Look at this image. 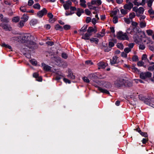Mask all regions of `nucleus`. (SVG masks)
<instances>
[{
  "label": "nucleus",
  "mask_w": 154,
  "mask_h": 154,
  "mask_svg": "<svg viewBox=\"0 0 154 154\" xmlns=\"http://www.w3.org/2000/svg\"><path fill=\"white\" fill-rule=\"evenodd\" d=\"M31 35L29 34H25L23 35L22 36V39L24 42L26 43L25 45L27 48H24V49L27 50V48L29 49H32L34 47V45L35 44V42L32 41H29L30 40Z\"/></svg>",
  "instance_id": "f257e3e1"
},
{
  "label": "nucleus",
  "mask_w": 154,
  "mask_h": 154,
  "mask_svg": "<svg viewBox=\"0 0 154 154\" xmlns=\"http://www.w3.org/2000/svg\"><path fill=\"white\" fill-rule=\"evenodd\" d=\"M117 38L122 40H128L129 39L126 33H124L122 31H119L116 34Z\"/></svg>",
  "instance_id": "f03ea898"
},
{
  "label": "nucleus",
  "mask_w": 154,
  "mask_h": 154,
  "mask_svg": "<svg viewBox=\"0 0 154 154\" xmlns=\"http://www.w3.org/2000/svg\"><path fill=\"white\" fill-rule=\"evenodd\" d=\"M152 73L149 72H142L140 74V76L141 79H144L151 76Z\"/></svg>",
  "instance_id": "7ed1b4c3"
},
{
  "label": "nucleus",
  "mask_w": 154,
  "mask_h": 154,
  "mask_svg": "<svg viewBox=\"0 0 154 154\" xmlns=\"http://www.w3.org/2000/svg\"><path fill=\"white\" fill-rule=\"evenodd\" d=\"M125 81L123 79H120L115 82V85L117 87L125 86Z\"/></svg>",
  "instance_id": "20e7f679"
},
{
  "label": "nucleus",
  "mask_w": 154,
  "mask_h": 154,
  "mask_svg": "<svg viewBox=\"0 0 154 154\" xmlns=\"http://www.w3.org/2000/svg\"><path fill=\"white\" fill-rule=\"evenodd\" d=\"M133 7V5L131 2H126V4L124 5L123 8L129 11Z\"/></svg>",
  "instance_id": "39448f33"
},
{
  "label": "nucleus",
  "mask_w": 154,
  "mask_h": 154,
  "mask_svg": "<svg viewBox=\"0 0 154 154\" xmlns=\"http://www.w3.org/2000/svg\"><path fill=\"white\" fill-rule=\"evenodd\" d=\"M47 13V10L45 8H44L42 10L38 12L37 15L39 18H41L44 15L46 14Z\"/></svg>",
  "instance_id": "423d86ee"
},
{
  "label": "nucleus",
  "mask_w": 154,
  "mask_h": 154,
  "mask_svg": "<svg viewBox=\"0 0 154 154\" xmlns=\"http://www.w3.org/2000/svg\"><path fill=\"white\" fill-rule=\"evenodd\" d=\"M147 46L149 49L151 51H154V42L151 40H149L147 43Z\"/></svg>",
  "instance_id": "0eeeda50"
},
{
  "label": "nucleus",
  "mask_w": 154,
  "mask_h": 154,
  "mask_svg": "<svg viewBox=\"0 0 154 154\" xmlns=\"http://www.w3.org/2000/svg\"><path fill=\"white\" fill-rule=\"evenodd\" d=\"M0 26L6 31H10L11 30V27L8 24L2 23Z\"/></svg>",
  "instance_id": "6e6552de"
},
{
  "label": "nucleus",
  "mask_w": 154,
  "mask_h": 154,
  "mask_svg": "<svg viewBox=\"0 0 154 154\" xmlns=\"http://www.w3.org/2000/svg\"><path fill=\"white\" fill-rule=\"evenodd\" d=\"M67 77L69 79H74L75 78V76L73 74L72 71L70 69H69L68 70Z\"/></svg>",
  "instance_id": "1a4fd4ad"
},
{
  "label": "nucleus",
  "mask_w": 154,
  "mask_h": 154,
  "mask_svg": "<svg viewBox=\"0 0 154 154\" xmlns=\"http://www.w3.org/2000/svg\"><path fill=\"white\" fill-rule=\"evenodd\" d=\"M72 4V3L70 1H66L65 3H64L63 6L65 10H67L69 9L70 7Z\"/></svg>",
  "instance_id": "9d476101"
},
{
  "label": "nucleus",
  "mask_w": 154,
  "mask_h": 154,
  "mask_svg": "<svg viewBox=\"0 0 154 154\" xmlns=\"http://www.w3.org/2000/svg\"><path fill=\"white\" fill-rule=\"evenodd\" d=\"M97 65L98 66V69H104L107 66L108 64L103 62H100L97 63Z\"/></svg>",
  "instance_id": "9b49d317"
},
{
  "label": "nucleus",
  "mask_w": 154,
  "mask_h": 154,
  "mask_svg": "<svg viewBox=\"0 0 154 154\" xmlns=\"http://www.w3.org/2000/svg\"><path fill=\"white\" fill-rule=\"evenodd\" d=\"M81 35H83L82 38L85 40L89 39L90 37L92 35L91 33H89L88 32L86 33L84 35H83V33H82Z\"/></svg>",
  "instance_id": "f8f14e48"
},
{
  "label": "nucleus",
  "mask_w": 154,
  "mask_h": 154,
  "mask_svg": "<svg viewBox=\"0 0 154 154\" xmlns=\"http://www.w3.org/2000/svg\"><path fill=\"white\" fill-rule=\"evenodd\" d=\"M88 77L90 79L94 80L96 79L97 78V76L96 75V73H92L89 74L88 75Z\"/></svg>",
  "instance_id": "ddd939ff"
},
{
  "label": "nucleus",
  "mask_w": 154,
  "mask_h": 154,
  "mask_svg": "<svg viewBox=\"0 0 154 154\" xmlns=\"http://www.w3.org/2000/svg\"><path fill=\"white\" fill-rule=\"evenodd\" d=\"M102 2L100 0H92L91 1V4L92 5H101Z\"/></svg>",
  "instance_id": "4468645a"
},
{
  "label": "nucleus",
  "mask_w": 154,
  "mask_h": 154,
  "mask_svg": "<svg viewBox=\"0 0 154 154\" xmlns=\"http://www.w3.org/2000/svg\"><path fill=\"white\" fill-rule=\"evenodd\" d=\"M118 57L117 56H114L112 59L110 60V63L111 65L115 64L117 63Z\"/></svg>",
  "instance_id": "2eb2a0df"
},
{
  "label": "nucleus",
  "mask_w": 154,
  "mask_h": 154,
  "mask_svg": "<svg viewBox=\"0 0 154 154\" xmlns=\"http://www.w3.org/2000/svg\"><path fill=\"white\" fill-rule=\"evenodd\" d=\"M42 65L44 70L46 71H49L51 69V67L45 63H42Z\"/></svg>",
  "instance_id": "dca6fc26"
},
{
  "label": "nucleus",
  "mask_w": 154,
  "mask_h": 154,
  "mask_svg": "<svg viewBox=\"0 0 154 154\" xmlns=\"http://www.w3.org/2000/svg\"><path fill=\"white\" fill-rule=\"evenodd\" d=\"M97 30L95 27H94V28H93L92 27H88L87 30V32L90 33H91V32H94L95 33L97 32Z\"/></svg>",
  "instance_id": "f3484780"
},
{
  "label": "nucleus",
  "mask_w": 154,
  "mask_h": 154,
  "mask_svg": "<svg viewBox=\"0 0 154 154\" xmlns=\"http://www.w3.org/2000/svg\"><path fill=\"white\" fill-rule=\"evenodd\" d=\"M101 85H100V86H103L104 87H108L109 86H111V84L109 82H106L103 81H101L100 82Z\"/></svg>",
  "instance_id": "a211bd4d"
},
{
  "label": "nucleus",
  "mask_w": 154,
  "mask_h": 154,
  "mask_svg": "<svg viewBox=\"0 0 154 154\" xmlns=\"http://www.w3.org/2000/svg\"><path fill=\"white\" fill-rule=\"evenodd\" d=\"M146 23L145 21L142 20L140 22L139 26L141 28H144L146 27Z\"/></svg>",
  "instance_id": "6ab92c4d"
},
{
  "label": "nucleus",
  "mask_w": 154,
  "mask_h": 154,
  "mask_svg": "<svg viewBox=\"0 0 154 154\" xmlns=\"http://www.w3.org/2000/svg\"><path fill=\"white\" fill-rule=\"evenodd\" d=\"M98 89L101 92L105 93L107 94H109V92L108 91L106 90L103 88V87H97Z\"/></svg>",
  "instance_id": "aec40b11"
},
{
  "label": "nucleus",
  "mask_w": 154,
  "mask_h": 154,
  "mask_svg": "<svg viewBox=\"0 0 154 154\" xmlns=\"http://www.w3.org/2000/svg\"><path fill=\"white\" fill-rule=\"evenodd\" d=\"M77 12L76 13V14L79 17H80L82 13H84V11L83 9L80 8H78L77 10Z\"/></svg>",
  "instance_id": "412c9836"
},
{
  "label": "nucleus",
  "mask_w": 154,
  "mask_h": 154,
  "mask_svg": "<svg viewBox=\"0 0 154 154\" xmlns=\"http://www.w3.org/2000/svg\"><path fill=\"white\" fill-rule=\"evenodd\" d=\"M86 1L85 0H80V5L83 8L86 7L87 5L85 4Z\"/></svg>",
  "instance_id": "4be33fe9"
},
{
  "label": "nucleus",
  "mask_w": 154,
  "mask_h": 154,
  "mask_svg": "<svg viewBox=\"0 0 154 154\" xmlns=\"http://www.w3.org/2000/svg\"><path fill=\"white\" fill-rule=\"evenodd\" d=\"M105 34V29H103L101 32L98 33L97 34V37L100 38L103 36Z\"/></svg>",
  "instance_id": "5701e85b"
},
{
  "label": "nucleus",
  "mask_w": 154,
  "mask_h": 154,
  "mask_svg": "<svg viewBox=\"0 0 154 154\" xmlns=\"http://www.w3.org/2000/svg\"><path fill=\"white\" fill-rule=\"evenodd\" d=\"M28 18L29 17L25 14H24L21 17V20L25 22L28 20Z\"/></svg>",
  "instance_id": "b1692460"
},
{
  "label": "nucleus",
  "mask_w": 154,
  "mask_h": 154,
  "mask_svg": "<svg viewBox=\"0 0 154 154\" xmlns=\"http://www.w3.org/2000/svg\"><path fill=\"white\" fill-rule=\"evenodd\" d=\"M88 27V25H84L81 29L79 30V32H85L86 30V29Z\"/></svg>",
  "instance_id": "393cba45"
},
{
  "label": "nucleus",
  "mask_w": 154,
  "mask_h": 154,
  "mask_svg": "<svg viewBox=\"0 0 154 154\" xmlns=\"http://www.w3.org/2000/svg\"><path fill=\"white\" fill-rule=\"evenodd\" d=\"M144 102L145 104L152 107H154V105H153V104L149 102V100L146 99L144 101Z\"/></svg>",
  "instance_id": "a878e982"
},
{
  "label": "nucleus",
  "mask_w": 154,
  "mask_h": 154,
  "mask_svg": "<svg viewBox=\"0 0 154 154\" xmlns=\"http://www.w3.org/2000/svg\"><path fill=\"white\" fill-rule=\"evenodd\" d=\"M37 20L36 19H33L30 22V24L31 26H34L37 24Z\"/></svg>",
  "instance_id": "bb28decb"
},
{
  "label": "nucleus",
  "mask_w": 154,
  "mask_h": 154,
  "mask_svg": "<svg viewBox=\"0 0 154 154\" xmlns=\"http://www.w3.org/2000/svg\"><path fill=\"white\" fill-rule=\"evenodd\" d=\"M144 11V9L142 7H140L138 9L137 13H139L140 14H143Z\"/></svg>",
  "instance_id": "cd10ccee"
},
{
  "label": "nucleus",
  "mask_w": 154,
  "mask_h": 154,
  "mask_svg": "<svg viewBox=\"0 0 154 154\" xmlns=\"http://www.w3.org/2000/svg\"><path fill=\"white\" fill-rule=\"evenodd\" d=\"M120 11L122 14L124 15L127 14L128 12H129L127 9L124 8L121 9L120 10Z\"/></svg>",
  "instance_id": "c85d7f7f"
},
{
  "label": "nucleus",
  "mask_w": 154,
  "mask_h": 154,
  "mask_svg": "<svg viewBox=\"0 0 154 154\" xmlns=\"http://www.w3.org/2000/svg\"><path fill=\"white\" fill-rule=\"evenodd\" d=\"M55 28L56 30H60L61 31L63 30V27L58 24L55 26Z\"/></svg>",
  "instance_id": "c756f323"
},
{
  "label": "nucleus",
  "mask_w": 154,
  "mask_h": 154,
  "mask_svg": "<svg viewBox=\"0 0 154 154\" xmlns=\"http://www.w3.org/2000/svg\"><path fill=\"white\" fill-rule=\"evenodd\" d=\"M33 7L35 9L39 10L40 9L41 6L40 4L38 3L36 4H35L33 5Z\"/></svg>",
  "instance_id": "7c9ffc66"
},
{
  "label": "nucleus",
  "mask_w": 154,
  "mask_h": 154,
  "mask_svg": "<svg viewBox=\"0 0 154 154\" xmlns=\"http://www.w3.org/2000/svg\"><path fill=\"white\" fill-rule=\"evenodd\" d=\"M135 14L134 12H132L129 15V18L132 20V19L135 16Z\"/></svg>",
  "instance_id": "2f4dec72"
},
{
  "label": "nucleus",
  "mask_w": 154,
  "mask_h": 154,
  "mask_svg": "<svg viewBox=\"0 0 154 154\" xmlns=\"http://www.w3.org/2000/svg\"><path fill=\"white\" fill-rule=\"evenodd\" d=\"M9 19L7 17H3L1 21L2 22L7 23L9 22Z\"/></svg>",
  "instance_id": "473e14b6"
},
{
  "label": "nucleus",
  "mask_w": 154,
  "mask_h": 154,
  "mask_svg": "<svg viewBox=\"0 0 154 154\" xmlns=\"http://www.w3.org/2000/svg\"><path fill=\"white\" fill-rule=\"evenodd\" d=\"M20 17H13L12 19V21L14 22L17 23L20 20Z\"/></svg>",
  "instance_id": "72a5a7b5"
},
{
  "label": "nucleus",
  "mask_w": 154,
  "mask_h": 154,
  "mask_svg": "<svg viewBox=\"0 0 154 154\" xmlns=\"http://www.w3.org/2000/svg\"><path fill=\"white\" fill-rule=\"evenodd\" d=\"M131 25L132 26H135L133 28L134 29H137V28L136 27L138 25V23L135 22L131 20Z\"/></svg>",
  "instance_id": "f704fd0d"
},
{
  "label": "nucleus",
  "mask_w": 154,
  "mask_h": 154,
  "mask_svg": "<svg viewBox=\"0 0 154 154\" xmlns=\"http://www.w3.org/2000/svg\"><path fill=\"white\" fill-rule=\"evenodd\" d=\"M117 47L120 49L122 50L124 48V46L121 43H118L117 44Z\"/></svg>",
  "instance_id": "c9c22d12"
},
{
  "label": "nucleus",
  "mask_w": 154,
  "mask_h": 154,
  "mask_svg": "<svg viewBox=\"0 0 154 154\" xmlns=\"http://www.w3.org/2000/svg\"><path fill=\"white\" fill-rule=\"evenodd\" d=\"M137 16L138 17H139L140 21L143 20L145 19L146 17L144 15H140L139 14H137Z\"/></svg>",
  "instance_id": "e433bc0d"
},
{
  "label": "nucleus",
  "mask_w": 154,
  "mask_h": 154,
  "mask_svg": "<svg viewBox=\"0 0 154 154\" xmlns=\"http://www.w3.org/2000/svg\"><path fill=\"white\" fill-rule=\"evenodd\" d=\"M124 20L125 22L128 24H130V23L131 21V20L129 18H127L125 17L124 18Z\"/></svg>",
  "instance_id": "4c0bfd02"
},
{
  "label": "nucleus",
  "mask_w": 154,
  "mask_h": 154,
  "mask_svg": "<svg viewBox=\"0 0 154 154\" xmlns=\"http://www.w3.org/2000/svg\"><path fill=\"white\" fill-rule=\"evenodd\" d=\"M20 10L22 12H26L27 11L25 6H22L20 8Z\"/></svg>",
  "instance_id": "58836bf2"
},
{
  "label": "nucleus",
  "mask_w": 154,
  "mask_h": 154,
  "mask_svg": "<svg viewBox=\"0 0 154 154\" xmlns=\"http://www.w3.org/2000/svg\"><path fill=\"white\" fill-rule=\"evenodd\" d=\"M153 1V0H147V5L149 7H151Z\"/></svg>",
  "instance_id": "ea45409f"
},
{
  "label": "nucleus",
  "mask_w": 154,
  "mask_h": 154,
  "mask_svg": "<svg viewBox=\"0 0 154 154\" xmlns=\"http://www.w3.org/2000/svg\"><path fill=\"white\" fill-rule=\"evenodd\" d=\"M30 62L33 65L35 66L37 65V61L34 59L31 60Z\"/></svg>",
  "instance_id": "a19ab883"
},
{
  "label": "nucleus",
  "mask_w": 154,
  "mask_h": 154,
  "mask_svg": "<svg viewBox=\"0 0 154 154\" xmlns=\"http://www.w3.org/2000/svg\"><path fill=\"white\" fill-rule=\"evenodd\" d=\"M85 63L89 66H91L93 64V63L91 60H88L85 61Z\"/></svg>",
  "instance_id": "79ce46f5"
},
{
  "label": "nucleus",
  "mask_w": 154,
  "mask_h": 154,
  "mask_svg": "<svg viewBox=\"0 0 154 154\" xmlns=\"http://www.w3.org/2000/svg\"><path fill=\"white\" fill-rule=\"evenodd\" d=\"M112 21L114 23H117L118 21V17L116 16L114 17L113 18Z\"/></svg>",
  "instance_id": "37998d69"
},
{
  "label": "nucleus",
  "mask_w": 154,
  "mask_h": 154,
  "mask_svg": "<svg viewBox=\"0 0 154 154\" xmlns=\"http://www.w3.org/2000/svg\"><path fill=\"white\" fill-rule=\"evenodd\" d=\"M82 79L86 83H89L90 82L89 79L87 77H84Z\"/></svg>",
  "instance_id": "c03bdc74"
},
{
  "label": "nucleus",
  "mask_w": 154,
  "mask_h": 154,
  "mask_svg": "<svg viewBox=\"0 0 154 154\" xmlns=\"http://www.w3.org/2000/svg\"><path fill=\"white\" fill-rule=\"evenodd\" d=\"M146 32L149 35H151L153 33L152 30L150 29L146 30Z\"/></svg>",
  "instance_id": "a18cd8bd"
},
{
  "label": "nucleus",
  "mask_w": 154,
  "mask_h": 154,
  "mask_svg": "<svg viewBox=\"0 0 154 154\" xmlns=\"http://www.w3.org/2000/svg\"><path fill=\"white\" fill-rule=\"evenodd\" d=\"M144 63V62L142 61H140L138 62L137 65L138 66H143Z\"/></svg>",
  "instance_id": "49530a36"
},
{
  "label": "nucleus",
  "mask_w": 154,
  "mask_h": 154,
  "mask_svg": "<svg viewBox=\"0 0 154 154\" xmlns=\"http://www.w3.org/2000/svg\"><path fill=\"white\" fill-rule=\"evenodd\" d=\"M70 28V26L68 25H65L63 26V28L66 30L69 29Z\"/></svg>",
  "instance_id": "de8ad7c7"
},
{
  "label": "nucleus",
  "mask_w": 154,
  "mask_h": 154,
  "mask_svg": "<svg viewBox=\"0 0 154 154\" xmlns=\"http://www.w3.org/2000/svg\"><path fill=\"white\" fill-rule=\"evenodd\" d=\"M139 98L140 100L144 101L146 99L144 96L142 95H139Z\"/></svg>",
  "instance_id": "09e8293b"
},
{
  "label": "nucleus",
  "mask_w": 154,
  "mask_h": 154,
  "mask_svg": "<svg viewBox=\"0 0 154 154\" xmlns=\"http://www.w3.org/2000/svg\"><path fill=\"white\" fill-rule=\"evenodd\" d=\"M140 134L142 136L145 137H147L148 134L146 133L143 132L142 131L140 132Z\"/></svg>",
  "instance_id": "8fccbe9b"
},
{
  "label": "nucleus",
  "mask_w": 154,
  "mask_h": 154,
  "mask_svg": "<svg viewBox=\"0 0 154 154\" xmlns=\"http://www.w3.org/2000/svg\"><path fill=\"white\" fill-rule=\"evenodd\" d=\"M48 16L50 18V19L49 20V21L50 22L51 19H52L53 17V15L51 13H49L48 14Z\"/></svg>",
  "instance_id": "3c124183"
},
{
  "label": "nucleus",
  "mask_w": 154,
  "mask_h": 154,
  "mask_svg": "<svg viewBox=\"0 0 154 154\" xmlns=\"http://www.w3.org/2000/svg\"><path fill=\"white\" fill-rule=\"evenodd\" d=\"M145 48V46L143 44H141L139 45V48L140 50H143Z\"/></svg>",
  "instance_id": "603ef678"
},
{
  "label": "nucleus",
  "mask_w": 154,
  "mask_h": 154,
  "mask_svg": "<svg viewBox=\"0 0 154 154\" xmlns=\"http://www.w3.org/2000/svg\"><path fill=\"white\" fill-rule=\"evenodd\" d=\"M111 48L109 47H106L103 48V50L105 52H109L111 50Z\"/></svg>",
  "instance_id": "864d4df0"
},
{
  "label": "nucleus",
  "mask_w": 154,
  "mask_h": 154,
  "mask_svg": "<svg viewBox=\"0 0 154 154\" xmlns=\"http://www.w3.org/2000/svg\"><path fill=\"white\" fill-rule=\"evenodd\" d=\"M132 31V30L129 28L127 29L126 31V34L127 33L131 34Z\"/></svg>",
  "instance_id": "5fc2aeb1"
},
{
  "label": "nucleus",
  "mask_w": 154,
  "mask_h": 154,
  "mask_svg": "<svg viewBox=\"0 0 154 154\" xmlns=\"http://www.w3.org/2000/svg\"><path fill=\"white\" fill-rule=\"evenodd\" d=\"M147 59V56L146 54H144L142 55V60H146Z\"/></svg>",
  "instance_id": "6e6d98bb"
},
{
  "label": "nucleus",
  "mask_w": 154,
  "mask_h": 154,
  "mask_svg": "<svg viewBox=\"0 0 154 154\" xmlns=\"http://www.w3.org/2000/svg\"><path fill=\"white\" fill-rule=\"evenodd\" d=\"M132 59L134 61H137L138 60V57L136 55H134Z\"/></svg>",
  "instance_id": "4d7b16f0"
},
{
  "label": "nucleus",
  "mask_w": 154,
  "mask_h": 154,
  "mask_svg": "<svg viewBox=\"0 0 154 154\" xmlns=\"http://www.w3.org/2000/svg\"><path fill=\"white\" fill-rule=\"evenodd\" d=\"M63 80L64 82L66 83L70 84L71 83V82L69 80L65 78L63 79Z\"/></svg>",
  "instance_id": "13d9d810"
},
{
  "label": "nucleus",
  "mask_w": 154,
  "mask_h": 154,
  "mask_svg": "<svg viewBox=\"0 0 154 154\" xmlns=\"http://www.w3.org/2000/svg\"><path fill=\"white\" fill-rule=\"evenodd\" d=\"M131 50L130 48L127 47L125 48L124 51L125 53H129L131 51Z\"/></svg>",
  "instance_id": "bf43d9fd"
},
{
  "label": "nucleus",
  "mask_w": 154,
  "mask_h": 154,
  "mask_svg": "<svg viewBox=\"0 0 154 154\" xmlns=\"http://www.w3.org/2000/svg\"><path fill=\"white\" fill-rule=\"evenodd\" d=\"M63 76V74L61 73L60 76H57L56 78V79L57 80H59Z\"/></svg>",
  "instance_id": "052dcab7"
},
{
  "label": "nucleus",
  "mask_w": 154,
  "mask_h": 154,
  "mask_svg": "<svg viewBox=\"0 0 154 154\" xmlns=\"http://www.w3.org/2000/svg\"><path fill=\"white\" fill-rule=\"evenodd\" d=\"M34 4V1L32 0H29L28 1V5L31 6Z\"/></svg>",
  "instance_id": "680f3d73"
},
{
  "label": "nucleus",
  "mask_w": 154,
  "mask_h": 154,
  "mask_svg": "<svg viewBox=\"0 0 154 154\" xmlns=\"http://www.w3.org/2000/svg\"><path fill=\"white\" fill-rule=\"evenodd\" d=\"M67 54L65 53H62V57L65 59H66L67 57Z\"/></svg>",
  "instance_id": "e2e57ef3"
},
{
  "label": "nucleus",
  "mask_w": 154,
  "mask_h": 154,
  "mask_svg": "<svg viewBox=\"0 0 154 154\" xmlns=\"http://www.w3.org/2000/svg\"><path fill=\"white\" fill-rule=\"evenodd\" d=\"M134 44L133 43H131L129 44L128 45V47L129 48H130L131 50L133 47L134 46Z\"/></svg>",
  "instance_id": "0e129e2a"
},
{
  "label": "nucleus",
  "mask_w": 154,
  "mask_h": 154,
  "mask_svg": "<svg viewBox=\"0 0 154 154\" xmlns=\"http://www.w3.org/2000/svg\"><path fill=\"white\" fill-rule=\"evenodd\" d=\"M85 14L88 15H90L91 12L88 9H85Z\"/></svg>",
  "instance_id": "69168bd1"
},
{
  "label": "nucleus",
  "mask_w": 154,
  "mask_h": 154,
  "mask_svg": "<svg viewBox=\"0 0 154 154\" xmlns=\"http://www.w3.org/2000/svg\"><path fill=\"white\" fill-rule=\"evenodd\" d=\"M25 22H24L22 20H21L19 23L20 27H22L23 26Z\"/></svg>",
  "instance_id": "338daca9"
},
{
  "label": "nucleus",
  "mask_w": 154,
  "mask_h": 154,
  "mask_svg": "<svg viewBox=\"0 0 154 154\" xmlns=\"http://www.w3.org/2000/svg\"><path fill=\"white\" fill-rule=\"evenodd\" d=\"M133 38L135 41L137 40L138 41L139 39V37L137 34H135L133 36Z\"/></svg>",
  "instance_id": "774afa93"
}]
</instances>
